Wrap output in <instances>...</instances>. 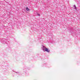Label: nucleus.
Listing matches in <instances>:
<instances>
[{
	"label": "nucleus",
	"mask_w": 80,
	"mask_h": 80,
	"mask_svg": "<svg viewBox=\"0 0 80 80\" xmlns=\"http://www.w3.org/2000/svg\"><path fill=\"white\" fill-rule=\"evenodd\" d=\"M26 9L27 11H29V10H30V9H29L28 7H27Z\"/></svg>",
	"instance_id": "2"
},
{
	"label": "nucleus",
	"mask_w": 80,
	"mask_h": 80,
	"mask_svg": "<svg viewBox=\"0 0 80 80\" xmlns=\"http://www.w3.org/2000/svg\"><path fill=\"white\" fill-rule=\"evenodd\" d=\"M74 8L76 9V10H77V8L76 7V6L74 5Z\"/></svg>",
	"instance_id": "3"
},
{
	"label": "nucleus",
	"mask_w": 80,
	"mask_h": 80,
	"mask_svg": "<svg viewBox=\"0 0 80 80\" xmlns=\"http://www.w3.org/2000/svg\"><path fill=\"white\" fill-rule=\"evenodd\" d=\"M45 50L46 52H50V51L48 50V49L47 48H46Z\"/></svg>",
	"instance_id": "1"
},
{
	"label": "nucleus",
	"mask_w": 80,
	"mask_h": 80,
	"mask_svg": "<svg viewBox=\"0 0 80 80\" xmlns=\"http://www.w3.org/2000/svg\"><path fill=\"white\" fill-rule=\"evenodd\" d=\"M38 15H39V16H40V14H38Z\"/></svg>",
	"instance_id": "4"
}]
</instances>
